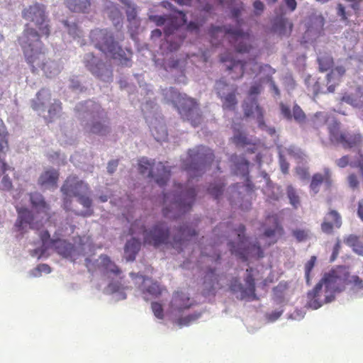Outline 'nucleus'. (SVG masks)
Listing matches in <instances>:
<instances>
[{
    "label": "nucleus",
    "mask_w": 363,
    "mask_h": 363,
    "mask_svg": "<svg viewBox=\"0 0 363 363\" xmlns=\"http://www.w3.org/2000/svg\"><path fill=\"white\" fill-rule=\"evenodd\" d=\"M101 267L104 269L107 274H113L116 276L121 273L120 268L111 259L106 255L100 256Z\"/></svg>",
    "instance_id": "4c0bfd02"
},
{
    "label": "nucleus",
    "mask_w": 363,
    "mask_h": 363,
    "mask_svg": "<svg viewBox=\"0 0 363 363\" xmlns=\"http://www.w3.org/2000/svg\"><path fill=\"white\" fill-rule=\"evenodd\" d=\"M91 41L94 46L106 55L121 61L123 65H128L130 58L125 56V51L118 46L113 39V35L107 29H94L90 33Z\"/></svg>",
    "instance_id": "423d86ee"
},
{
    "label": "nucleus",
    "mask_w": 363,
    "mask_h": 363,
    "mask_svg": "<svg viewBox=\"0 0 363 363\" xmlns=\"http://www.w3.org/2000/svg\"><path fill=\"white\" fill-rule=\"evenodd\" d=\"M317 257L315 255H313L311 257L309 260L306 262L304 266V271H305V279H306V284L308 286H310L311 285V280H312V276L311 272L313 269L315 267V265L316 264Z\"/></svg>",
    "instance_id": "58836bf2"
},
{
    "label": "nucleus",
    "mask_w": 363,
    "mask_h": 363,
    "mask_svg": "<svg viewBox=\"0 0 363 363\" xmlns=\"http://www.w3.org/2000/svg\"><path fill=\"white\" fill-rule=\"evenodd\" d=\"M217 94L223 101L224 109L233 111L238 105V88L235 86H229L224 82L217 83Z\"/></svg>",
    "instance_id": "2eb2a0df"
},
{
    "label": "nucleus",
    "mask_w": 363,
    "mask_h": 363,
    "mask_svg": "<svg viewBox=\"0 0 363 363\" xmlns=\"http://www.w3.org/2000/svg\"><path fill=\"white\" fill-rule=\"evenodd\" d=\"M50 249H54L58 254L67 257L69 256L73 249V245L62 238H53Z\"/></svg>",
    "instance_id": "7c9ffc66"
},
{
    "label": "nucleus",
    "mask_w": 363,
    "mask_h": 363,
    "mask_svg": "<svg viewBox=\"0 0 363 363\" xmlns=\"http://www.w3.org/2000/svg\"><path fill=\"white\" fill-rule=\"evenodd\" d=\"M164 95L173 104L183 121L189 122L194 128L201 124L202 112L195 99L179 93L173 87L165 89Z\"/></svg>",
    "instance_id": "20e7f679"
},
{
    "label": "nucleus",
    "mask_w": 363,
    "mask_h": 363,
    "mask_svg": "<svg viewBox=\"0 0 363 363\" xmlns=\"http://www.w3.org/2000/svg\"><path fill=\"white\" fill-rule=\"evenodd\" d=\"M8 149V133L0 130V153H5Z\"/></svg>",
    "instance_id": "09e8293b"
},
{
    "label": "nucleus",
    "mask_w": 363,
    "mask_h": 363,
    "mask_svg": "<svg viewBox=\"0 0 363 363\" xmlns=\"http://www.w3.org/2000/svg\"><path fill=\"white\" fill-rule=\"evenodd\" d=\"M269 198L274 201H279L283 194V190L280 186L277 184L276 186L270 191Z\"/></svg>",
    "instance_id": "338daca9"
},
{
    "label": "nucleus",
    "mask_w": 363,
    "mask_h": 363,
    "mask_svg": "<svg viewBox=\"0 0 363 363\" xmlns=\"http://www.w3.org/2000/svg\"><path fill=\"white\" fill-rule=\"evenodd\" d=\"M228 246L233 255L243 261H247L250 258L260 259L264 256V250L257 240L236 243L235 241L229 240Z\"/></svg>",
    "instance_id": "9b49d317"
},
{
    "label": "nucleus",
    "mask_w": 363,
    "mask_h": 363,
    "mask_svg": "<svg viewBox=\"0 0 363 363\" xmlns=\"http://www.w3.org/2000/svg\"><path fill=\"white\" fill-rule=\"evenodd\" d=\"M64 25L67 28L68 33L70 35L74 38L79 37L80 30L76 23L69 24L67 21H65Z\"/></svg>",
    "instance_id": "bf43d9fd"
},
{
    "label": "nucleus",
    "mask_w": 363,
    "mask_h": 363,
    "mask_svg": "<svg viewBox=\"0 0 363 363\" xmlns=\"http://www.w3.org/2000/svg\"><path fill=\"white\" fill-rule=\"evenodd\" d=\"M334 76L335 73L333 71L327 73L325 76L328 86L325 91H327V94L333 93L335 90L336 85L335 84H329L333 81Z\"/></svg>",
    "instance_id": "4d7b16f0"
},
{
    "label": "nucleus",
    "mask_w": 363,
    "mask_h": 363,
    "mask_svg": "<svg viewBox=\"0 0 363 363\" xmlns=\"http://www.w3.org/2000/svg\"><path fill=\"white\" fill-rule=\"evenodd\" d=\"M288 284L286 282H279L278 285L272 288V297L273 303L281 307H284L289 302V300L285 296V291L287 289Z\"/></svg>",
    "instance_id": "a878e982"
},
{
    "label": "nucleus",
    "mask_w": 363,
    "mask_h": 363,
    "mask_svg": "<svg viewBox=\"0 0 363 363\" xmlns=\"http://www.w3.org/2000/svg\"><path fill=\"white\" fill-rule=\"evenodd\" d=\"M312 89H313V96L315 97L318 96L319 94H327V91H325V89L324 87V84H322L320 82L319 79L314 83V84L312 87Z\"/></svg>",
    "instance_id": "052dcab7"
},
{
    "label": "nucleus",
    "mask_w": 363,
    "mask_h": 363,
    "mask_svg": "<svg viewBox=\"0 0 363 363\" xmlns=\"http://www.w3.org/2000/svg\"><path fill=\"white\" fill-rule=\"evenodd\" d=\"M350 283L359 289L363 288L362 279L358 276H352L350 280V272L343 266L325 273L313 289L308 291L306 307L317 310L324 304L333 302L336 296L344 291Z\"/></svg>",
    "instance_id": "f03ea898"
},
{
    "label": "nucleus",
    "mask_w": 363,
    "mask_h": 363,
    "mask_svg": "<svg viewBox=\"0 0 363 363\" xmlns=\"http://www.w3.org/2000/svg\"><path fill=\"white\" fill-rule=\"evenodd\" d=\"M297 7V2L296 0H283L280 9L282 11H289L293 12Z\"/></svg>",
    "instance_id": "603ef678"
},
{
    "label": "nucleus",
    "mask_w": 363,
    "mask_h": 363,
    "mask_svg": "<svg viewBox=\"0 0 363 363\" xmlns=\"http://www.w3.org/2000/svg\"><path fill=\"white\" fill-rule=\"evenodd\" d=\"M66 6L76 13H89L91 8V0H65Z\"/></svg>",
    "instance_id": "c85d7f7f"
},
{
    "label": "nucleus",
    "mask_w": 363,
    "mask_h": 363,
    "mask_svg": "<svg viewBox=\"0 0 363 363\" xmlns=\"http://www.w3.org/2000/svg\"><path fill=\"white\" fill-rule=\"evenodd\" d=\"M328 214L333 219L334 225L336 226V228H340L342 225V218L340 214L334 209L330 210Z\"/></svg>",
    "instance_id": "680f3d73"
},
{
    "label": "nucleus",
    "mask_w": 363,
    "mask_h": 363,
    "mask_svg": "<svg viewBox=\"0 0 363 363\" xmlns=\"http://www.w3.org/2000/svg\"><path fill=\"white\" fill-rule=\"evenodd\" d=\"M196 196V191L194 188H190L182 191L180 194L174 198L169 206L163 208L162 213L164 217L177 219L182 215L189 212L194 205Z\"/></svg>",
    "instance_id": "1a4fd4ad"
},
{
    "label": "nucleus",
    "mask_w": 363,
    "mask_h": 363,
    "mask_svg": "<svg viewBox=\"0 0 363 363\" xmlns=\"http://www.w3.org/2000/svg\"><path fill=\"white\" fill-rule=\"evenodd\" d=\"M239 188L238 184L233 185L231 195L228 199L232 205L238 206L240 209L247 211L250 209L252 204L248 200L245 199Z\"/></svg>",
    "instance_id": "4be33fe9"
},
{
    "label": "nucleus",
    "mask_w": 363,
    "mask_h": 363,
    "mask_svg": "<svg viewBox=\"0 0 363 363\" xmlns=\"http://www.w3.org/2000/svg\"><path fill=\"white\" fill-rule=\"evenodd\" d=\"M259 69L260 72H264L267 73V81L269 82L271 90L274 92L276 96L279 97L281 96V91L272 78V74L276 72V70L269 65H261L259 66Z\"/></svg>",
    "instance_id": "e433bc0d"
},
{
    "label": "nucleus",
    "mask_w": 363,
    "mask_h": 363,
    "mask_svg": "<svg viewBox=\"0 0 363 363\" xmlns=\"http://www.w3.org/2000/svg\"><path fill=\"white\" fill-rule=\"evenodd\" d=\"M292 235L298 242H304L308 238V233L305 230L296 228L292 231Z\"/></svg>",
    "instance_id": "864d4df0"
},
{
    "label": "nucleus",
    "mask_w": 363,
    "mask_h": 363,
    "mask_svg": "<svg viewBox=\"0 0 363 363\" xmlns=\"http://www.w3.org/2000/svg\"><path fill=\"white\" fill-rule=\"evenodd\" d=\"M130 276L133 279L140 278L142 279V283L140 284L139 289L143 294H148L152 297H158L162 294V288L157 281L138 274L131 273Z\"/></svg>",
    "instance_id": "f3484780"
},
{
    "label": "nucleus",
    "mask_w": 363,
    "mask_h": 363,
    "mask_svg": "<svg viewBox=\"0 0 363 363\" xmlns=\"http://www.w3.org/2000/svg\"><path fill=\"white\" fill-rule=\"evenodd\" d=\"M39 236L42 241L43 247L45 248V250L50 249V247L52 244V242L53 240V238H50V235L48 230H45L42 231Z\"/></svg>",
    "instance_id": "49530a36"
},
{
    "label": "nucleus",
    "mask_w": 363,
    "mask_h": 363,
    "mask_svg": "<svg viewBox=\"0 0 363 363\" xmlns=\"http://www.w3.org/2000/svg\"><path fill=\"white\" fill-rule=\"evenodd\" d=\"M235 230L238 234V241L235 242L236 243H242L244 242L243 239L248 238L245 234L246 227L244 224H239Z\"/></svg>",
    "instance_id": "6e6d98bb"
},
{
    "label": "nucleus",
    "mask_w": 363,
    "mask_h": 363,
    "mask_svg": "<svg viewBox=\"0 0 363 363\" xmlns=\"http://www.w3.org/2000/svg\"><path fill=\"white\" fill-rule=\"evenodd\" d=\"M284 233V230L277 218H274L272 225L264 227L263 230V236L269 239L281 237Z\"/></svg>",
    "instance_id": "c756f323"
},
{
    "label": "nucleus",
    "mask_w": 363,
    "mask_h": 363,
    "mask_svg": "<svg viewBox=\"0 0 363 363\" xmlns=\"http://www.w3.org/2000/svg\"><path fill=\"white\" fill-rule=\"evenodd\" d=\"M17 212L18 216L15 225L18 228V230H22V225L23 223L30 225V228H33L31 226V222L33 220V216L31 211L26 208H17Z\"/></svg>",
    "instance_id": "c9c22d12"
},
{
    "label": "nucleus",
    "mask_w": 363,
    "mask_h": 363,
    "mask_svg": "<svg viewBox=\"0 0 363 363\" xmlns=\"http://www.w3.org/2000/svg\"><path fill=\"white\" fill-rule=\"evenodd\" d=\"M233 135V143L238 147H247L252 144V140L248 137L243 125L241 123H234L232 125Z\"/></svg>",
    "instance_id": "6ab92c4d"
},
{
    "label": "nucleus",
    "mask_w": 363,
    "mask_h": 363,
    "mask_svg": "<svg viewBox=\"0 0 363 363\" xmlns=\"http://www.w3.org/2000/svg\"><path fill=\"white\" fill-rule=\"evenodd\" d=\"M359 242V236L354 234H350L344 238V243L350 247L353 248Z\"/></svg>",
    "instance_id": "13d9d810"
},
{
    "label": "nucleus",
    "mask_w": 363,
    "mask_h": 363,
    "mask_svg": "<svg viewBox=\"0 0 363 363\" xmlns=\"http://www.w3.org/2000/svg\"><path fill=\"white\" fill-rule=\"evenodd\" d=\"M245 11V4L240 2L230 7L228 11V16L235 25L223 23L213 27V34L222 37V39L218 40V46H223L224 40H226L231 48L238 54H249L252 50L251 43L245 40L247 33L242 28L244 23L242 15Z\"/></svg>",
    "instance_id": "7ed1b4c3"
},
{
    "label": "nucleus",
    "mask_w": 363,
    "mask_h": 363,
    "mask_svg": "<svg viewBox=\"0 0 363 363\" xmlns=\"http://www.w3.org/2000/svg\"><path fill=\"white\" fill-rule=\"evenodd\" d=\"M330 139L333 143L342 144L345 148L357 146L361 142L360 134H346L340 131V123L333 120L328 125Z\"/></svg>",
    "instance_id": "ddd939ff"
},
{
    "label": "nucleus",
    "mask_w": 363,
    "mask_h": 363,
    "mask_svg": "<svg viewBox=\"0 0 363 363\" xmlns=\"http://www.w3.org/2000/svg\"><path fill=\"white\" fill-rule=\"evenodd\" d=\"M30 201L33 208L38 212H42L48 215L50 211V206L45 201L43 196L38 192L30 194Z\"/></svg>",
    "instance_id": "2f4dec72"
},
{
    "label": "nucleus",
    "mask_w": 363,
    "mask_h": 363,
    "mask_svg": "<svg viewBox=\"0 0 363 363\" xmlns=\"http://www.w3.org/2000/svg\"><path fill=\"white\" fill-rule=\"evenodd\" d=\"M85 67L94 75L101 77L104 64L98 60L92 53H87L84 57Z\"/></svg>",
    "instance_id": "bb28decb"
},
{
    "label": "nucleus",
    "mask_w": 363,
    "mask_h": 363,
    "mask_svg": "<svg viewBox=\"0 0 363 363\" xmlns=\"http://www.w3.org/2000/svg\"><path fill=\"white\" fill-rule=\"evenodd\" d=\"M337 14L339 17H340V19L342 22H346L348 21V15L346 11V8L342 4L339 3L337 5Z\"/></svg>",
    "instance_id": "69168bd1"
},
{
    "label": "nucleus",
    "mask_w": 363,
    "mask_h": 363,
    "mask_svg": "<svg viewBox=\"0 0 363 363\" xmlns=\"http://www.w3.org/2000/svg\"><path fill=\"white\" fill-rule=\"evenodd\" d=\"M138 169L140 174H147L148 177L153 178L160 186H164L170 178V169L162 162L155 165V160L142 157L138 162Z\"/></svg>",
    "instance_id": "f8f14e48"
},
{
    "label": "nucleus",
    "mask_w": 363,
    "mask_h": 363,
    "mask_svg": "<svg viewBox=\"0 0 363 363\" xmlns=\"http://www.w3.org/2000/svg\"><path fill=\"white\" fill-rule=\"evenodd\" d=\"M243 179V185L242 188L245 189V191L247 193H251L255 189V185L251 180L250 175L247 177H242Z\"/></svg>",
    "instance_id": "0e129e2a"
},
{
    "label": "nucleus",
    "mask_w": 363,
    "mask_h": 363,
    "mask_svg": "<svg viewBox=\"0 0 363 363\" xmlns=\"http://www.w3.org/2000/svg\"><path fill=\"white\" fill-rule=\"evenodd\" d=\"M86 107H91L92 120L84 127V131L87 135L94 134L101 136L106 135L110 133L109 119L106 113L101 107L92 101L85 102Z\"/></svg>",
    "instance_id": "9d476101"
},
{
    "label": "nucleus",
    "mask_w": 363,
    "mask_h": 363,
    "mask_svg": "<svg viewBox=\"0 0 363 363\" xmlns=\"http://www.w3.org/2000/svg\"><path fill=\"white\" fill-rule=\"evenodd\" d=\"M140 242L139 240L133 238L129 240L124 247L125 257L128 261H133L136 255L140 249Z\"/></svg>",
    "instance_id": "f704fd0d"
},
{
    "label": "nucleus",
    "mask_w": 363,
    "mask_h": 363,
    "mask_svg": "<svg viewBox=\"0 0 363 363\" xmlns=\"http://www.w3.org/2000/svg\"><path fill=\"white\" fill-rule=\"evenodd\" d=\"M178 13L182 17L181 19L174 16H170L164 27V33L167 42L169 41V36L172 35L180 26L186 23V15L182 11H179Z\"/></svg>",
    "instance_id": "cd10ccee"
},
{
    "label": "nucleus",
    "mask_w": 363,
    "mask_h": 363,
    "mask_svg": "<svg viewBox=\"0 0 363 363\" xmlns=\"http://www.w3.org/2000/svg\"><path fill=\"white\" fill-rule=\"evenodd\" d=\"M204 161V152L202 148L189 150L188 155L184 160V169L191 179L201 176L199 164Z\"/></svg>",
    "instance_id": "4468645a"
},
{
    "label": "nucleus",
    "mask_w": 363,
    "mask_h": 363,
    "mask_svg": "<svg viewBox=\"0 0 363 363\" xmlns=\"http://www.w3.org/2000/svg\"><path fill=\"white\" fill-rule=\"evenodd\" d=\"M279 111L282 116L287 121L292 120V110L291 107L283 102L279 104Z\"/></svg>",
    "instance_id": "8fccbe9b"
},
{
    "label": "nucleus",
    "mask_w": 363,
    "mask_h": 363,
    "mask_svg": "<svg viewBox=\"0 0 363 363\" xmlns=\"http://www.w3.org/2000/svg\"><path fill=\"white\" fill-rule=\"evenodd\" d=\"M75 226L69 225L67 222L62 223L55 232L53 238H61L74 233Z\"/></svg>",
    "instance_id": "ea45409f"
},
{
    "label": "nucleus",
    "mask_w": 363,
    "mask_h": 363,
    "mask_svg": "<svg viewBox=\"0 0 363 363\" xmlns=\"http://www.w3.org/2000/svg\"><path fill=\"white\" fill-rule=\"evenodd\" d=\"M292 118L298 123H304L306 121V115L304 111L302 110L301 106L294 104L292 108Z\"/></svg>",
    "instance_id": "79ce46f5"
},
{
    "label": "nucleus",
    "mask_w": 363,
    "mask_h": 363,
    "mask_svg": "<svg viewBox=\"0 0 363 363\" xmlns=\"http://www.w3.org/2000/svg\"><path fill=\"white\" fill-rule=\"evenodd\" d=\"M225 187V183L220 179L208 184L206 183V194H211L215 199L219 200L223 195Z\"/></svg>",
    "instance_id": "72a5a7b5"
},
{
    "label": "nucleus",
    "mask_w": 363,
    "mask_h": 363,
    "mask_svg": "<svg viewBox=\"0 0 363 363\" xmlns=\"http://www.w3.org/2000/svg\"><path fill=\"white\" fill-rule=\"evenodd\" d=\"M59 172L53 168L45 169L39 177L38 184L45 189H54L57 187L59 179Z\"/></svg>",
    "instance_id": "412c9836"
},
{
    "label": "nucleus",
    "mask_w": 363,
    "mask_h": 363,
    "mask_svg": "<svg viewBox=\"0 0 363 363\" xmlns=\"http://www.w3.org/2000/svg\"><path fill=\"white\" fill-rule=\"evenodd\" d=\"M211 257L206 252V264ZM206 296L207 295L214 294L216 287L214 285L218 284V279L216 277V269L206 264Z\"/></svg>",
    "instance_id": "5701e85b"
},
{
    "label": "nucleus",
    "mask_w": 363,
    "mask_h": 363,
    "mask_svg": "<svg viewBox=\"0 0 363 363\" xmlns=\"http://www.w3.org/2000/svg\"><path fill=\"white\" fill-rule=\"evenodd\" d=\"M243 116L245 119L255 118L257 126L264 125V110L261 107L257 101V99H247L243 102Z\"/></svg>",
    "instance_id": "dca6fc26"
},
{
    "label": "nucleus",
    "mask_w": 363,
    "mask_h": 363,
    "mask_svg": "<svg viewBox=\"0 0 363 363\" xmlns=\"http://www.w3.org/2000/svg\"><path fill=\"white\" fill-rule=\"evenodd\" d=\"M220 61L222 63H226V69L230 72H233L236 69H239L240 72V77L242 78L244 75V67L240 65L239 60L229 51H225L220 55Z\"/></svg>",
    "instance_id": "393cba45"
},
{
    "label": "nucleus",
    "mask_w": 363,
    "mask_h": 363,
    "mask_svg": "<svg viewBox=\"0 0 363 363\" xmlns=\"http://www.w3.org/2000/svg\"><path fill=\"white\" fill-rule=\"evenodd\" d=\"M191 306L189 297L182 291H176L174 293L170 307L174 311H182L189 308Z\"/></svg>",
    "instance_id": "b1692460"
},
{
    "label": "nucleus",
    "mask_w": 363,
    "mask_h": 363,
    "mask_svg": "<svg viewBox=\"0 0 363 363\" xmlns=\"http://www.w3.org/2000/svg\"><path fill=\"white\" fill-rule=\"evenodd\" d=\"M50 99V92L45 89H42L37 93L36 98L32 101L31 107L35 111L44 110L46 103Z\"/></svg>",
    "instance_id": "473e14b6"
},
{
    "label": "nucleus",
    "mask_w": 363,
    "mask_h": 363,
    "mask_svg": "<svg viewBox=\"0 0 363 363\" xmlns=\"http://www.w3.org/2000/svg\"><path fill=\"white\" fill-rule=\"evenodd\" d=\"M243 284L239 278L233 277L230 281L229 291L234 294L239 301H258L257 294L256 279L254 274V268L248 267L243 277Z\"/></svg>",
    "instance_id": "6e6552de"
},
{
    "label": "nucleus",
    "mask_w": 363,
    "mask_h": 363,
    "mask_svg": "<svg viewBox=\"0 0 363 363\" xmlns=\"http://www.w3.org/2000/svg\"><path fill=\"white\" fill-rule=\"evenodd\" d=\"M196 235L197 233L195 229H193L188 225L182 226L174 235L171 245L173 248L177 250L178 251H181L182 250V247L186 245V242L189 241Z\"/></svg>",
    "instance_id": "a211bd4d"
},
{
    "label": "nucleus",
    "mask_w": 363,
    "mask_h": 363,
    "mask_svg": "<svg viewBox=\"0 0 363 363\" xmlns=\"http://www.w3.org/2000/svg\"><path fill=\"white\" fill-rule=\"evenodd\" d=\"M253 15L259 16L265 10V5L261 0H255L252 3Z\"/></svg>",
    "instance_id": "3c124183"
},
{
    "label": "nucleus",
    "mask_w": 363,
    "mask_h": 363,
    "mask_svg": "<svg viewBox=\"0 0 363 363\" xmlns=\"http://www.w3.org/2000/svg\"><path fill=\"white\" fill-rule=\"evenodd\" d=\"M286 195L289 199V203L296 208L300 203L299 197L296 194L295 189L291 186L289 185L286 189Z\"/></svg>",
    "instance_id": "37998d69"
},
{
    "label": "nucleus",
    "mask_w": 363,
    "mask_h": 363,
    "mask_svg": "<svg viewBox=\"0 0 363 363\" xmlns=\"http://www.w3.org/2000/svg\"><path fill=\"white\" fill-rule=\"evenodd\" d=\"M130 233L142 234L143 244L155 248L169 242L170 231L164 222H158L151 228L146 229L141 220H136L130 228Z\"/></svg>",
    "instance_id": "39448f33"
},
{
    "label": "nucleus",
    "mask_w": 363,
    "mask_h": 363,
    "mask_svg": "<svg viewBox=\"0 0 363 363\" xmlns=\"http://www.w3.org/2000/svg\"><path fill=\"white\" fill-rule=\"evenodd\" d=\"M311 27L315 30L317 33H320L323 30L325 20L322 16H315V18L311 19Z\"/></svg>",
    "instance_id": "a18cd8bd"
},
{
    "label": "nucleus",
    "mask_w": 363,
    "mask_h": 363,
    "mask_svg": "<svg viewBox=\"0 0 363 363\" xmlns=\"http://www.w3.org/2000/svg\"><path fill=\"white\" fill-rule=\"evenodd\" d=\"M231 172L234 175L240 176L241 178L249 176L250 162L245 157L233 155L230 157Z\"/></svg>",
    "instance_id": "aec40b11"
},
{
    "label": "nucleus",
    "mask_w": 363,
    "mask_h": 363,
    "mask_svg": "<svg viewBox=\"0 0 363 363\" xmlns=\"http://www.w3.org/2000/svg\"><path fill=\"white\" fill-rule=\"evenodd\" d=\"M151 308L155 317L159 319H163L164 310L161 303L158 302H152L151 303Z\"/></svg>",
    "instance_id": "5fc2aeb1"
},
{
    "label": "nucleus",
    "mask_w": 363,
    "mask_h": 363,
    "mask_svg": "<svg viewBox=\"0 0 363 363\" xmlns=\"http://www.w3.org/2000/svg\"><path fill=\"white\" fill-rule=\"evenodd\" d=\"M62 111V103L59 100L55 101L50 106L48 113L50 118H53Z\"/></svg>",
    "instance_id": "de8ad7c7"
},
{
    "label": "nucleus",
    "mask_w": 363,
    "mask_h": 363,
    "mask_svg": "<svg viewBox=\"0 0 363 363\" xmlns=\"http://www.w3.org/2000/svg\"><path fill=\"white\" fill-rule=\"evenodd\" d=\"M61 191L63 196L77 197L79 203L86 208L85 211L78 213L79 215L87 217L93 214V210L91 208L92 201L86 196L89 191V186L86 183L76 176L70 175L62 184Z\"/></svg>",
    "instance_id": "0eeeda50"
},
{
    "label": "nucleus",
    "mask_w": 363,
    "mask_h": 363,
    "mask_svg": "<svg viewBox=\"0 0 363 363\" xmlns=\"http://www.w3.org/2000/svg\"><path fill=\"white\" fill-rule=\"evenodd\" d=\"M261 93V86L257 84L251 85L248 91L247 99L255 98L257 99V96Z\"/></svg>",
    "instance_id": "774afa93"
},
{
    "label": "nucleus",
    "mask_w": 363,
    "mask_h": 363,
    "mask_svg": "<svg viewBox=\"0 0 363 363\" xmlns=\"http://www.w3.org/2000/svg\"><path fill=\"white\" fill-rule=\"evenodd\" d=\"M170 16L153 15L150 16L151 21L154 22L157 26L164 25Z\"/></svg>",
    "instance_id": "e2e57ef3"
},
{
    "label": "nucleus",
    "mask_w": 363,
    "mask_h": 363,
    "mask_svg": "<svg viewBox=\"0 0 363 363\" xmlns=\"http://www.w3.org/2000/svg\"><path fill=\"white\" fill-rule=\"evenodd\" d=\"M284 312V307H280L279 308H277L274 311H272L270 313H267L265 314L266 319L268 320V322L274 323L276 320H277L283 314Z\"/></svg>",
    "instance_id": "c03bdc74"
},
{
    "label": "nucleus",
    "mask_w": 363,
    "mask_h": 363,
    "mask_svg": "<svg viewBox=\"0 0 363 363\" xmlns=\"http://www.w3.org/2000/svg\"><path fill=\"white\" fill-rule=\"evenodd\" d=\"M324 177L320 173H315L311 180L310 189L313 194H317L320 191V186L323 183Z\"/></svg>",
    "instance_id": "a19ab883"
},
{
    "label": "nucleus",
    "mask_w": 363,
    "mask_h": 363,
    "mask_svg": "<svg viewBox=\"0 0 363 363\" xmlns=\"http://www.w3.org/2000/svg\"><path fill=\"white\" fill-rule=\"evenodd\" d=\"M22 17L33 22L35 28L30 24L25 25L23 31L18 38V43L23 52L26 61L33 67L45 68V48L40 38H48L51 32L50 19L44 4L35 3L25 8Z\"/></svg>",
    "instance_id": "f257e3e1"
}]
</instances>
